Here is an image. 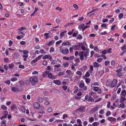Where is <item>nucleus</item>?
<instances>
[{
	"label": "nucleus",
	"instance_id": "nucleus-37",
	"mask_svg": "<svg viewBox=\"0 0 126 126\" xmlns=\"http://www.w3.org/2000/svg\"><path fill=\"white\" fill-rule=\"evenodd\" d=\"M99 87H94V90L95 92H97L98 91Z\"/></svg>",
	"mask_w": 126,
	"mask_h": 126
},
{
	"label": "nucleus",
	"instance_id": "nucleus-56",
	"mask_svg": "<svg viewBox=\"0 0 126 126\" xmlns=\"http://www.w3.org/2000/svg\"><path fill=\"white\" fill-rule=\"evenodd\" d=\"M120 106L121 108H124L125 107V105L124 103H122L120 105Z\"/></svg>",
	"mask_w": 126,
	"mask_h": 126
},
{
	"label": "nucleus",
	"instance_id": "nucleus-55",
	"mask_svg": "<svg viewBox=\"0 0 126 126\" xmlns=\"http://www.w3.org/2000/svg\"><path fill=\"white\" fill-rule=\"evenodd\" d=\"M20 43L21 45H25L26 44V43L24 41H22L20 42Z\"/></svg>",
	"mask_w": 126,
	"mask_h": 126
},
{
	"label": "nucleus",
	"instance_id": "nucleus-6",
	"mask_svg": "<svg viewBox=\"0 0 126 126\" xmlns=\"http://www.w3.org/2000/svg\"><path fill=\"white\" fill-rule=\"evenodd\" d=\"M81 45V43H79L78 45H74L73 47L76 48L75 50H78L80 47Z\"/></svg>",
	"mask_w": 126,
	"mask_h": 126
},
{
	"label": "nucleus",
	"instance_id": "nucleus-60",
	"mask_svg": "<svg viewBox=\"0 0 126 126\" xmlns=\"http://www.w3.org/2000/svg\"><path fill=\"white\" fill-rule=\"evenodd\" d=\"M18 67L19 68H22V69H24V66L20 64V65L18 66Z\"/></svg>",
	"mask_w": 126,
	"mask_h": 126
},
{
	"label": "nucleus",
	"instance_id": "nucleus-58",
	"mask_svg": "<svg viewBox=\"0 0 126 126\" xmlns=\"http://www.w3.org/2000/svg\"><path fill=\"white\" fill-rule=\"evenodd\" d=\"M9 46L10 47L11 46H12V44L13 43V42L11 40H10L9 41Z\"/></svg>",
	"mask_w": 126,
	"mask_h": 126
},
{
	"label": "nucleus",
	"instance_id": "nucleus-17",
	"mask_svg": "<svg viewBox=\"0 0 126 126\" xmlns=\"http://www.w3.org/2000/svg\"><path fill=\"white\" fill-rule=\"evenodd\" d=\"M62 45L63 46H66L67 45H70L71 44L70 42H63L62 43Z\"/></svg>",
	"mask_w": 126,
	"mask_h": 126
},
{
	"label": "nucleus",
	"instance_id": "nucleus-63",
	"mask_svg": "<svg viewBox=\"0 0 126 126\" xmlns=\"http://www.w3.org/2000/svg\"><path fill=\"white\" fill-rule=\"evenodd\" d=\"M46 69L47 70H51L52 69L51 68L50 66H47Z\"/></svg>",
	"mask_w": 126,
	"mask_h": 126
},
{
	"label": "nucleus",
	"instance_id": "nucleus-52",
	"mask_svg": "<svg viewBox=\"0 0 126 126\" xmlns=\"http://www.w3.org/2000/svg\"><path fill=\"white\" fill-rule=\"evenodd\" d=\"M121 49L122 50H123L126 49V44H125L124 45L121 47Z\"/></svg>",
	"mask_w": 126,
	"mask_h": 126
},
{
	"label": "nucleus",
	"instance_id": "nucleus-35",
	"mask_svg": "<svg viewBox=\"0 0 126 126\" xmlns=\"http://www.w3.org/2000/svg\"><path fill=\"white\" fill-rule=\"evenodd\" d=\"M21 111L23 112H25V109L24 107H21Z\"/></svg>",
	"mask_w": 126,
	"mask_h": 126
},
{
	"label": "nucleus",
	"instance_id": "nucleus-33",
	"mask_svg": "<svg viewBox=\"0 0 126 126\" xmlns=\"http://www.w3.org/2000/svg\"><path fill=\"white\" fill-rule=\"evenodd\" d=\"M99 84H98V83L97 82H95L94 83H92L91 84V87H93V86L94 85H98Z\"/></svg>",
	"mask_w": 126,
	"mask_h": 126
},
{
	"label": "nucleus",
	"instance_id": "nucleus-51",
	"mask_svg": "<svg viewBox=\"0 0 126 126\" xmlns=\"http://www.w3.org/2000/svg\"><path fill=\"white\" fill-rule=\"evenodd\" d=\"M40 48V46L39 45H37L35 46L34 48L36 49H39Z\"/></svg>",
	"mask_w": 126,
	"mask_h": 126
},
{
	"label": "nucleus",
	"instance_id": "nucleus-32",
	"mask_svg": "<svg viewBox=\"0 0 126 126\" xmlns=\"http://www.w3.org/2000/svg\"><path fill=\"white\" fill-rule=\"evenodd\" d=\"M94 101V99L91 96H90L88 99V101L89 102H93Z\"/></svg>",
	"mask_w": 126,
	"mask_h": 126
},
{
	"label": "nucleus",
	"instance_id": "nucleus-5",
	"mask_svg": "<svg viewBox=\"0 0 126 126\" xmlns=\"http://www.w3.org/2000/svg\"><path fill=\"white\" fill-rule=\"evenodd\" d=\"M33 105L34 108L36 109H38L40 106V105L38 102L35 103Z\"/></svg>",
	"mask_w": 126,
	"mask_h": 126
},
{
	"label": "nucleus",
	"instance_id": "nucleus-29",
	"mask_svg": "<svg viewBox=\"0 0 126 126\" xmlns=\"http://www.w3.org/2000/svg\"><path fill=\"white\" fill-rule=\"evenodd\" d=\"M69 63L68 62L64 63L63 64V66L65 67H68L69 65Z\"/></svg>",
	"mask_w": 126,
	"mask_h": 126
},
{
	"label": "nucleus",
	"instance_id": "nucleus-3",
	"mask_svg": "<svg viewBox=\"0 0 126 126\" xmlns=\"http://www.w3.org/2000/svg\"><path fill=\"white\" fill-rule=\"evenodd\" d=\"M60 50L61 51L63 54L64 55L67 54L69 53V50L68 49L66 48L65 50H64L62 46L60 47Z\"/></svg>",
	"mask_w": 126,
	"mask_h": 126
},
{
	"label": "nucleus",
	"instance_id": "nucleus-14",
	"mask_svg": "<svg viewBox=\"0 0 126 126\" xmlns=\"http://www.w3.org/2000/svg\"><path fill=\"white\" fill-rule=\"evenodd\" d=\"M93 65L94 67L98 68L100 66V64L97 62H95L94 63Z\"/></svg>",
	"mask_w": 126,
	"mask_h": 126
},
{
	"label": "nucleus",
	"instance_id": "nucleus-38",
	"mask_svg": "<svg viewBox=\"0 0 126 126\" xmlns=\"http://www.w3.org/2000/svg\"><path fill=\"white\" fill-rule=\"evenodd\" d=\"M17 78L15 77L11 78V80L12 81H14L17 80Z\"/></svg>",
	"mask_w": 126,
	"mask_h": 126
},
{
	"label": "nucleus",
	"instance_id": "nucleus-49",
	"mask_svg": "<svg viewBox=\"0 0 126 126\" xmlns=\"http://www.w3.org/2000/svg\"><path fill=\"white\" fill-rule=\"evenodd\" d=\"M54 92L58 94L60 93L59 90L57 89H54Z\"/></svg>",
	"mask_w": 126,
	"mask_h": 126
},
{
	"label": "nucleus",
	"instance_id": "nucleus-21",
	"mask_svg": "<svg viewBox=\"0 0 126 126\" xmlns=\"http://www.w3.org/2000/svg\"><path fill=\"white\" fill-rule=\"evenodd\" d=\"M94 119L93 117H89V121L90 122L92 123L94 121Z\"/></svg>",
	"mask_w": 126,
	"mask_h": 126
},
{
	"label": "nucleus",
	"instance_id": "nucleus-11",
	"mask_svg": "<svg viewBox=\"0 0 126 126\" xmlns=\"http://www.w3.org/2000/svg\"><path fill=\"white\" fill-rule=\"evenodd\" d=\"M108 120L111 121L116 122V119L115 118H113L112 117H110L108 118Z\"/></svg>",
	"mask_w": 126,
	"mask_h": 126
},
{
	"label": "nucleus",
	"instance_id": "nucleus-10",
	"mask_svg": "<svg viewBox=\"0 0 126 126\" xmlns=\"http://www.w3.org/2000/svg\"><path fill=\"white\" fill-rule=\"evenodd\" d=\"M84 107H81L78 109L76 110H79L80 111H84Z\"/></svg>",
	"mask_w": 126,
	"mask_h": 126
},
{
	"label": "nucleus",
	"instance_id": "nucleus-16",
	"mask_svg": "<svg viewBox=\"0 0 126 126\" xmlns=\"http://www.w3.org/2000/svg\"><path fill=\"white\" fill-rule=\"evenodd\" d=\"M51 56V55H46L42 57V58L44 59H46L47 58L48 59L49 57H50Z\"/></svg>",
	"mask_w": 126,
	"mask_h": 126
},
{
	"label": "nucleus",
	"instance_id": "nucleus-57",
	"mask_svg": "<svg viewBox=\"0 0 126 126\" xmlns=\"http://www.w3.org/2000/svg\"><path fill=\"white\" fill-rule=\"evenodd\" d=\"M84 24H81L79 26V29L83 28L84 27Z\"/></svg>",
	"mask_w": 126,
	"mask_h": 126
},
{
	"label": "nucleus",
	"instance_id": "nucleus-64",
	"mask_svg": "<svg viewBox=\"0 0 126 126\" xmlns=\"http://www.w3.org/2000/svg\"><path fill=\"white\" fill-rule=\"evenodd\" d=\"M78 32H77V33H74L72 34V36L74 37H76L77 36V35L78 34Z\"/></svg>",
	"mask_w": 126,
	"mask_h": 126
},
{
	"label": "nucleus",
	"instance_id": "nucleus-43",
	"mask_svg": "<svg viewBox=\"0 0 126 126\" xmlns=\"http://www.w3.org/2000/svg\"><path fill=\"white\" fill-rule=\"evenodd\" d=\"M16 107V106L14 104H13L11 107V109L12 110H13L15 109Z\"/></svg>",
	"mask_w": 126,
	"mask_h": 126
},
{
	"label": "nucleus",
	"instance_id": "nucleus-44",
	"mask_svg": "<svg viewBox=\"0 0 126 126\" xmlns=\"http://www.w3.org/2000/svg\"><path fill=\"white\" fill-rule=\"evenodd\" d=\"M76 73L79 76L81 75L82 74L81 72L80 71H77L76 72Z\"/></svg>",
	"mask_w": 126,
	"mask_h": 126
},
{
	"label": "nucleus",
	"instance_id": "nucleus-36",
	"mask_svg": "<svg viewBox=\"0 0 126 126\" xmlns=\"http://www.w3.org/2000/svg\"><path fill=\"white\" fill-rule=\"evenodd\" d=\"M124 16V14L123 13H121L118 15V17L119 18H122Z\"/></svg>",
	"mask_w": 126,
	"mask_h": 126
},
{
	"label": "nucleus",
	"instance_id": "nucleus-48",
	"mask_svg": "<svg viewBox=\"0 0 126 126\" xmlns=\"http://www.w3.org/2000/svg\"><path fill=\"white\" fill-rule=\"evenodd\" d=\"M19 83L22 86H23L24 85V82L23 81H20Z\"/></svg>",
	"mask_w": 126,
	"mask_h": 126
},
{
	"label": "nucleus",
	"instance_id": "nucleus-18",
	"mask_svg": "<svg viewBox=\"0 0 126 126\" xmlns=\"http://www.w3.org/2000/svg\"><path fill=\"white\" fill-rule=\"evenodd\" d=\"M100 124V123L98 122L93 123L92 124L93 126H97Z\"/></svg>",
	"mask_w": 126,
	"mask_h": 126
},
{
	"label": "nucleus",
	"instance_id": "nucleus-19",
	"mask_svg": "<svg viewBox=\"0 0 126 126\" xmlns=\"http://www.w3.org/2000/svg\"><path fill=\"white\" fill-rule=\"evenodd\" d=\"M54 41L53 40L51 41H49L48 43L47 44V45H48L49 46L50 45H52L54 43Z\"/></svg>",
	"mask_w": 126,
	"mask_h": 126
},
{
	"label": "nucleus",
	"instance_id": "nucleus-13",
	"mask_svg": "<svg viewBox=\"0 0 126 126\" xmlns=\"http://www.w3.org/2000/svg\"><path fill=\"white\" fill-rule=\"evenodd\" d=\"M53 82L56 84L59 85L61 84V82L59 80H54Z\"/></svg>",
	"mask_w": 126,
	"mask_h": 126
},
{
	"label": "nucleus",
	"instance_id": "nucleus-39",
	"mask_svg": "<svg viewBox=\"0 0 126 126\" xmlns=\"http://www.w3.org/2000/svg\"><path fill=\"white\" fill-rule=\"evenodd\" d=\"M95 112V110L94 109H92L90 111L89 113L90 114H93Z\"/></svg>",
	"mask_w": 126,
	"mask_h": 126
},
{
	"label": "nucleus",
	"instance_id": "nucleus-22",
	"mask_svg": "<svg viewBox=\"0 0 126 126\" xmlns=\"http://www.w3.org/2000/svg\"><path fill=\"white\" fill-rule=\"evenodd\" d=\"M8 66L9 68H10L11 69H12L13 68L14 65L12 63H11L9 64Z\"/></svg>",
	"mask_w": 126,
	"mask_h": 126
},
{
	"label": "nucleus",
	"instance_id": "nucleus-4",
	"mask_svg": "<svg viewBox=\"0 0 126 126\" xmlns=\"http://www.w3.org/2000/svg\"><path fill=\"white\" fill-rule=\"evenodd\" d=\"M118 82L117 80L116 79H114L111 83L110 86L112 87H114L117 84Z\"/></svg>",
	"mask_w": 126,
	"mask_h": 126
},
{
	"label": "nucleus",
	"instance_id": "nucleus-28",
	"mask_svg": "<svg viewBox=\"0 0 126 126\" xmlns=\"http://www.w3.org/2000/svg\"><path fill=\"white\" fill-rule=\"evenodd\" d=\"M28 56V55H24L23 56V60L24 61H26L27 60V58Z\"/></svg>",
	"mask_w": 126,
	"mask_h": 126
},
{
	"label": "nucleus",
	"instance_id": "nucleus-20",
	"mask_svg": "<svg viewBox=\"0 0 126 126\" xmlns=\"http://www.w3.org/2000/svg\"><path fill=\"white\" fill-rule=\"evenodd\" d=\"M81 45L80 47H81L82 50L85 51V50L86 48L83 44L82 43H81Z\"/></svg>",
	"mask_w": 126,
	"mask_h": 126
},
{
	"label": "nucleus",
	"instance_id": "nucleus-62",
	"mask_svg": "<svg viewBox=\"0 0 126 126\" xmlns=\"http://www.w3.org/2000/svg\"><path fill=\"white\" fill-rule=\"evenodd\" d=\"M110 101H109L107 104V107L108 108H110Z\"/></svg>",
	"mask_w": 126,
	"mask_h": 126
},
{
	"label": "nucleus",
	"instance_id": "nucleus-26",
	"mask_svg": "<svg viewBox=\"0 0 126 126\" xmlns=\"http://www.w3.org/2000/svg\"><path fill=\"white\" fill-rule=\"evenodd\" d=\"M85 80L87 84L89 83L90 81V79L89 78H86Z\"/></svg>",
	"mask_w": 126,
	"mask_h": 126
},
{
	"label": "nucleus",
	"instance_id": "nucleus-31",
	"mask_svg": "<svg viewBox=\"0 0 126 126\" xmlns=\"http://www.w3.org/2000/svg\"><path fill=\"white\" fill-rule=\"evenodd\" d=\"M103 60V58H100L98 59L97 60V61L98 63L101 62Z\"/></svg>",
	"mask_w": 126,
	"mask_h": 126
},
{
	"label": "nucleus",
	"instance_id": "nucleus-25",
	"mask_svg": "<svg viewBox=\"0 0 126 126\" xmlns=\"http://www.w3.org/2000/svg\"><path fill=\"white\" fill-rule=\"evenodd\" d=\"M2 114L4 115V116H5L7 117L8 114V112L7 111H4L2 112Z\"/></svg>",
	"mask_w": 126,
	"mask_h": 126
},
{
	"label": "nucleus",
	"instance_id": "nucleus-9",
	"mask_svg": "<svg viewBox=\"0 0 126 126\" xmlns=\"http://www.w3.org/2000/svg\"><path fill=\"white\" fill-rule=\"evenodd\" d=\"M11 90L14 92H16L17 91H19L20 90H19L17 88V87L15 88L14 87H13L12 88Z\"/></svg>",
	"mask_w": 126,
	"mask_h": 126
},
{
	"label": "nucleus",
	"instance_id": "nucleus-1",
	"mask_svg": "<svg viewBox=\"0 0 126 126\" xmlns=\"http://www.w3.org/2000/svg\"><path fill=\"white\" fill-rule=\"evenodd\" d=\"M87 53L85 51H81L79 54V59L81 60H83L84 59V56L85 57V59L86 60L87 58V57L89 56V54L88 52Z\"/></svg>",
	"mask_w": 126,
	"mask_h": 126
},
{
	"label": "nucleus",
	"instance_id": "nucleus-42",
	"mask_svg": "<svg viewBox=\"0 0 126 126\" xmlns=\"http://www.w3.org/2000/svg\"><path fill=\"white\" fill-rule=\"evenodd\" d=\"M52 108L50 107L48 108L47 110L49 112H51L52 111Z\"/></svg>",
	"mask_w": 126,
	"mask_h": 126
},
{
	"label": "nucleus",
	"instance_id": "nucleus-41",
	"mask_svg": "<svg viewBox=\"0 0 126 126\" xmlns=\"http://www.w3.org/2000/svg\"><path fill=\"white\" fill-rule=\"evenodd\" d=\"M23 37V35H20L17 37V39L18 40H20Z\"/></svg>",
	"mask_w": 126,
	"mask_h": 126
},
{
	"label": "nucleus",
	"instance_id": "nucleus-15",
	"mask_svg": "<svg viewBox=\"0 0 126 126\" xmlns=\"http://www.w3.org/2000/svg\"><path fill=\"white\" fill-rule=\"evenodd\" d=\"M49 72L47 71H45L44 72L42 76L43 77H46L47 75L48 74Z\"/></svg>",
	"mask_w": 126,
	"mask_h": 126
},
{
	"label": "nucleus",
	"instance_id": "nucleus-45",
	"mask_svg": "<svg viewBox=\"0 0 126 126\" xmlns=\"http://www.w3.org/2000/svg\"><path fill=\"white\" fill-rule=\"evenodd\" d=\"M1 108L3 110H5L7 109V107L4 105H2L1 106Z\"/></svg>",
	"mask_w": 126,
	"mask_h": 126
},
{
	"label": "nucleus",
	"instance_id": "nucleus-47",
	"mask_svg": "<svg viewBox=\"0 0 126 126\" xmlns=\"http://www.w3.org/2000/svg\"><path fill=\"white\" fill-rule=\"evenodd\" d=\"M49 33H44V35L46 36V38H48L49 37Z\"/></svg>",
	"mask_w": 126,
	"mask_h": 126
},
{
	"label": "nucleus",
	"instance_id": "nucleus-27",
	"mask_svg": "<svg viewBox=\"0 0 126 126\" xmlns=\"http://www.w3.org/2000/svg\"><path fill=\"white\" fill-rule=\"evenodd\" d=\"M74 24V23H68L66 24L65 25V27H67L68 26H71L72 25Z\"/></svg>",
	"mask_w": 126,
	"mask_h": 126
},
{
	"label": "nucleus",
	"instance_id": "nucleus-46",
	"mask_svg": "<svg viewBox=\"0 0 126 126\" xmlns=\"http://www.w3.org/2000/svg\"><path fill=\"white\" fill-rule=\"evenodd\" d=\"M110 63V62L108 61H106L105 62V65L106 66L107 65Z\"/></svg>",
	"mask_w": 126,
	"mask_h": 126
},
{
	"label": "nucleus",
	"instance_id": "nucleus-50",
	"mask_svg": "<svg viewBox=\"0 0 126 126\" xmlns=\"http://www.w3.org/2000/svg\"><path fill=\"white\" fill-rule=\"evenodd\" d=\"M118 104V102L117 101H115L113 102V105L114 106H116Z\"/></svg>",
	"mask_w": 126,
	"mask_h": 126
},
{
	"label": "nucleus",
	"instance_id": "nucleus-40",
	"mask_svg": "<svg viewBox=\"0 0 126 126\" xmlns=\"http://www.w3.org/2000/svg\"><path fill=\"white\" fill-rule=\"evenodd\" d=\"M82 37L81 35L80 34H79L78 35L77 37V39H82Z\"/></svg>",
	"mask_w": 126,
	"mask_h": 126
},
{
	"label": "nucleus",
	"instance_id": "nucleus-34",
	"mask_svg": "<svg viewBox=\"0 0 126 126\" xmlns=\"http://www.w3.org/2000/svg\"><path fill=\"white\" fill-rule=\"evenodd\" d=\"M22 52L24 54L27 55L29 53V52L28 51L26 50H24L22 51Z\"/></svg>",
	"mask_w": 126,
	"mask_h": 126
},
{
	"label": "nucleus",
	"instance_id": "nucleus-2",
	"mask_svg": "<svg viewBox=\"0 0 126 126\" xmlns=\"http://www.w3.org/2000/svg\"><path fill=\"white\" fill-rule=\"evenodd\" d=\"M29 80L33 85H35L36 83H37L38 82V81L37 77L36 76H33L32 77L30 78Z\"/></svg>",
	"mask_w": 126,
	"mask_h": 126
},
{
	"label": "nucleus",
	"instance_id": "nucleus-53",
	"mask_svg": "<svg viewBox=\"0 0 126 126\" xmlns=\"http://www.w3.org/2000/svg\"><path fill=\"white\" fill-rule=\"evenodd\" d=\"M90 74L88 71H87L85 74V76L87 77H88L90 76Z\"/></svg>",
	"mask_w": 126,
	"mask_h": 126
},
{
	"label": "nucleus",
	"instance_id": "nucleus-12",
	"mask_svg": "<svg viewBox=\"0 0 126 126\" xmlns=\"http://www.w3.org/2000/svg\"><path fill=\"white\" fill-rule=\"evenodd\" d=\"M120 97L121 99V102H124L126 100V96H123L120 95Z\"/></svg>",
	"mask_w": 126,
	"mask_h": 126
},
{
	"label": "nucleus",
	"instance_id": "nucleus-7",
	"mask_svg": "<svg viewBox=\"0 0 126 126\" xmlns=\"http://www.w3.org/2000/svg\"><path fill=\"white\" fill-rule=\"evenodd\" d=\"M123 96H126V91L125 89L122 90L121 93V95Z\"/></svg>",
	"mask_w": 126,
	"mask_h": 126
},
{
	"label": "nucleus",
	"instance_id": "nucleus-30",
	"mask_svg": "<svg viewBox=\"0 0 126 126\" xmlns=\"http://www.w3.org/2000/svg\"><path fill=\"white\" fill-rule=\"evenodd\" d=\"M124 75V74L121 72H119L117 74V76L119 77L122 76Z\"/></svg>",
	"mask_w": 126,
	"mask_h": 126
},
{
	"label": "nucleus",
	"instance_id": "nucleus-8",
	"mask_svg": "<svg viewBox=\"0 0 126 126\" xmlns=\"http://www.w3.org/2000/svg\"><path fill=\"white\" fill-rule=\"evenodd\" d=\"M48 77L49 78H51L52 79H54L56 78V77L53 76L52 74L51 73H48Z\"/></svg>",
	"mask_w": 126,
	"mask_h": 126
},
{
	"label": "nucleus",
	"instance_id": "nucleus-24",
	"mask_svg": "<svg viewBox=\"0 0 126 126\" xmlns=\"http://www.w3.org/2000/svg\"><path fill=\"white\" fill-rule=\"evenodd\" d=\"M38 100L40 103H42L43 102V99L41 97H38Z\"/></svg>",
	"mask_w": 126,
	"mask_h": 126
},
{
	"label": "nucleus",
	"instance_id": "nucleus-54",
	"mask_svg": "<svg viewBox=\"0 0 126 126\" xmlns=\"http://www.w3.org/2000/svg\"><path fill=\"white\" fill-rule=\"evenodd\" d=\"M66 73L69 75H70V74L72 72L70 70H67L66 71Z\"/></svg>",
	"mask_w": 126,
	"mask_h": 126
},
{
	"label": "nucleus",
	"instance_id": "nucleus-61",
	"mask_svg": "<svg viewBox=\"0 0 126 126\" xmlns=\"http://www.w3.org/2000/svg\"><path fill=\"white\" fill-rule=\"evenodd\" d=\"M57 62V61L56 60H54L51 63V64H56Z\"/></svg>",
	"mask_w": 126,
	"mask_h": 126
},
{
	"label": "nucleus",
	"instance_id": "nucleus-59",
	"mask_svg": "<svg viewBox=\"0 0 126 126\" xmlns=\"http://www.w3.org/2000/svg\"><path fill=\"white\" fill-rule=\"evenodd\" d=\"M74 7L77 10L78 9V6L76 4H74L73 5Z\"/></svg>",
	"mask_w": 126,
	"mask_h": 126
},
{
	"label": "nucleus",
	"instance_id": "nucleus-23",
	"mask_svg": "<svg viewBox=\"0 0 126 126\" xmlns=\"http://www.w3.org/2000/svg\"><path fill=\"white\" fill-rule=\"evenodd\" d=\"M85 86V84L84 83H80L79 85V87L80 88L83 87Z\"/></svg>",
	"mask_w": 126,
	"mask_h": 126
}]
</instances>
